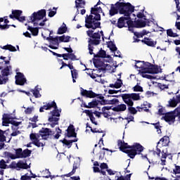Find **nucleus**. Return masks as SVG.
Returning a JSON list of instances; mask_svg holds the SVG:
<instances>
[{"label": "nucleus", "instance_id": "nucleus-29", "mask_svg": "<svg viewBox=\"0 0 180 180\" xmlns=\"http://www.w3.org/2000/svg\"><path fill=\"white\" fill-rule=\"evenodd\" d=\"M4 22V18H0V29L1 30H5V29H9V25H8L7 23H9V21L8 20H4L5 24H1V22Z\"/></svg>", "mask_w": 180, "mask_h": 180}, {"label": "nucleus", "instance_id": "nucleus-4", "mask_svg": "<svg viewBox=\"0 0 180 180\" xmlns=\"http://www.w3.org/2000/svg\"><path fill=\"white\" fill-rule=\"evenodd\" d=\"M99 3H97L94 8H91V15L88 17L86 15L85 22H86V27L88 29H97L101 26V22L98 20L101 19V14L102 13V8L101 7H98Z\"/></svg>", "mask_w": 180, "mask_h": 180}, {"label": "nucleus", "instance_id": "nucleus-22", "mask_svg": "<svg viewBox=\"0 0 180 180\" xmlns=\"http://www.w3.org/2000/svg\"><path fill=\"white\" fill-rule=\"evenodd\" d=\"M66 131H68V137H77V134L75 133V128H74L73 125H70Z\"/></svg>", "mask_w": 180, "mask_h": 180}, {"label": "nucleus", "instance_id": "nucleus-49", "mask_svg": "<svg viewBox=\"0 0 180 180\" xmlns=\"http://www.w3.org/2000/svg\"><path fill=\"white\" fill-rule=\"evenodd\" d=\"M0 168H1L2 169H6V168H8V165H6V162H5V160H1L0 161Z\"/></svg>", "mask_w": 180, "mask_h": 180}, {"label": "nucleus", "instance_id": "nucleus-38", "mask_svg": "<svg viewBox=\"0 0 180 180\" xmlns=\"http://www.w3.org/2000/svg\"><path fill=\"white\" fill-rule=\"evenodd\" d=\"M78 167H79V165L75 163L73 165V169H72V172H70L69 174H66L65 176H71V175H74V174H75L77 169H78Z\"/></svg>", "mask_w": 180, "mask_h": 180}, {"label": "nucleus", "instance_id": "nucleus-45", "mask_svg": "<svg viewBox=\"0 0 180 180\" xmlns=\"http://www.w3.org/2000/svg\"><path fill=\"white\" fill-rule=\"evenodd\" d=\"M4 50H9V51H16V48L12 45H6L3 47Z\"/></svg>", "mask_w": 180, "mask_h": 180}, {"label": "nucleus", "instance_id": "nucleus-53", "mask_svg": "<svg viewBox=\"0 0 180 180\" xmlns=\"http://www.w3.org/2000/svg\"><path fill=\"white\" fill-rule=\"evenodd\" d=\"M98 56L101 58H105L106 57V51L101 50L98 52Z\"/></svg>", "mask_w": 180, "mask_h": 180}, {"label": "nucleus", "instance_id": "nucleus-62", "mask_svg": "<svg viewBox=\"0 0 180 180\" xmlns=\"http://www.w3.org/2000/svg\"><path fill=\"white\" fill-rule=\"evenodd\" d=\"M106 171L109 175H115L116 174V172L112 169H107Z\"/></svg>", "mask_w": 180, "mask_h": 180}, {"label": "nucleus", "instance_id": "nucleus-34", "mask_svg": "<svg viewBox=\"0 0 180 180\" xmlns=\"http://www.w3.org/2000/svg\"><path fill=\"white\" fill-rule=\"evenodd\" d=\"M58 39H59L60 43H68V41H70V39H71V37L63 35L61 37H59Z\"/></svg>", "mask_w": 180, "mask_h": 180}, {"label": "nucleus", "instance_id": "nucleus-19", "mask_svg": "<svg viewBox=\"0 0 180 180\" xmlns=\"http://www.w3.org/2000/svg\"><path fill=\"white\" fill-rule=\"evenodd\" d=\"M4 141L9 143V141H11V139H8V140L6 141V137L5 136V131L0 129V150H1V148H4V146H5Z\"/></svg>", "mask_w": 180, "mask_h": 180}, {"label": "nucleus", "instance_id": "nucleus-8", "mask_svg": "<svg viewBox=\"0 0 180 180\" xmlns=\"http://www.w3.org/2000/svg\"><path fill=\"white\" fill-rule=\"evenodd\" d=\"M122 98L124 102L129 106L128 108L129 113L131 115H136L137 113V110L133 107V105H134L133 101H140V95L139 94H126L123 96Z\"/></svg>", "mask_w": 180, "mask_h": 180}, {"label": "nucleus", "instance_id": "nucleus-51", "mask_svg": "<svg viewBox=\"0 0 180 180\" xmlns=\"http://www.w3.org/2000/svg\"><path fill=\"white\" fill-rule=\"evenodd\" d=\"M134 91L135 92H143V87H141V86L136 85L134 87Z\"/></svg>", "mask_w": 180, "mask_h": 180}, {"label": "nucleus", "instance_id": "nucleus-42", "mask_svg": "<svg viewBox=\"0 0 180 180\" xmlns=\"http://www.w3.org/2000/svg\"><path fill=\"white\" fill-rule=\"evenodd\" d=\"M27 30H30V32H31V33H32L33 36H37V34H39V29H37V28H33V27L29 26Z\"/></svg>", "mask_w": 180, "mask_h": 180}, {"label": "nucleus", "instance_id": "nucleus-1", "mask_svg": "<svg viewBox=\"0 0 180 180\" xmlns=\"http://www.w3.org/2000/svg\"><path fill=\"white\" fill-rule=\"evenodd\" d=\"M119 11L121 15H124V17H121L119 18L117 26L120 29L122 27H124V20H129L131 18L130 15H131L132 12H134V7L131 6L130 4H124L123 2H117L115 4V6L112 5L111 8L110 10V16H114Z\"/></svg>", "mask_w": 180, "mask_h": 180}, {"label": "nucleus", "instance_id": "nucleus-23", "mask_svg": "<svg viewBox=\"0 0 180 180\" xmlns=\"http://www.w3.org/2000/svg\"><path fill=\"white\" fill-rule=\"evenodd\" d=\"M142 43H144L150 47H155V45L157 44L156 41H153V39L149 38H144V39L142 40Z\"/></svg>", "mask_w": 180, "mask_h": 180}, {"label": "nucleus", "instance_id": "nucleus-54", "mask_svg": "<svg viewBox=\"0 0 180 180\" xmlns=\"http://www.w3.org/2000/svg\"><path fill=\"white\" fill-rule=\"evenodd\" d=\"M33 110H34V108L30 107V108H27L25 110V112L26 113V115H30L32 113V112H33Z\"/></svg>", "mask_w": 180, "mask_h": 180}, {"label": "nucleus", "instance_id": "nucleus-63", "mask_svg": "<svg viewBox=\"0 0 180 180\" xmlns=\"http://www.w3.org/2000/svg\"><path fill=\"white\" fill-rule=\"evenodd\" d=\"M22 149H18L16 150V155H17V158H19V155H20V154H22Z\"/></svg>", "mask_w": 180, "mask_h": 180}, {"label": "nucleus", "instance_id": "nucleus-64", "mask_svg": "<svg viewBox=\"0 0 180 180\" xmlns=\"http://www.w3.org/2000/svg\"><path fill=\"white\" fill-rule=\"evenodd\" d=\"M103 67L105 70H110V65L108 63H103Z\"/></svg>", "mask_w": 180, "mask_h": 180}, {"label": "nucleus", "instance_id": "nucleus-17", "mask_svg": "<svg viewBox=\"0 0 180 180\" xmlns=\"http://www.w3.org/2000/svg\"><path fill=\"white\" fill-rule=\"evenodd\" d=\"M93 168L94 172H100L102 175H106V171H105V169H108V165L106 163H101L100 165L101 169L96 166Z\"/></svg>", "mask_w": 180, "mask_h": 180}, {"label": "nucleus", "instance_id": "nucleus-15", "mask_svg": "<svg viewBox=\"0 0 180 180\" xmlns=\"http://www.w3.org/2000/svg\"><path fill=\"white\" fill-rule=\"evenodd\" d=\"M20 15H22V11L20 10H14L12 11V15H10L11 19H17V20H19V22H23V20H25V17H20Z\"/></svg>", "mask_w": 180, "mask_h": 180}, {"label": "nucleus", "instance_id": "nucleus-28", "mask_svg": "<svg viewBox=\"0 0 180 180\" xmlns=\"http://www.w3.org/2000/svg\"><path fill=\"white\" fill-rule=\"evenodd\" d=\"M122 85H123V82H122V79H117L115 84H110L109 85L110 88H116V89H119V88L122 87Z\"/></svg>", "mask_w": 180, "mask_h": 180}, {"label": "nucleus", "instance_id": "nucleus-7", "mask_svg": "<svg viewBox=\"0 0 180 180\" xmlns=\"http://www.w3.org/2000/svg\"><path fill=\"white\" fill-rule=\"evenodd\" d=\"M87 35L89 37H92L93 39H89V54L92 56L94 54V46L92 44H95L96 46H98L101 43V37L102 36V39L103 40V32L101 31L100 32H96L94 34V30H88L86 32Z\"/></svg>", "mask_w": 180, "mask_h": 180}, {"label": "nucleus", "instance_id": "nucleus-60", "mask_svg": "<svg viewBox=\"0 0 180 180\" xmlns=\"http://www.w3.org/2000/svg\"><path fill=\"white\" fill-rule=\"evenodd\" d=\"M117 92H120V90H115V89H110L108 90V94H110V95L113 94H117Z\"/></svg>", "mask_w": 180, "mask_h": 180}, {"label": "nucleus", "instance_id": "nucleus-48", "mask_svg": "<svg viewBox=\"0 0 180 180\" xmlns=\"http://www.w3.org/2000/svg\"><path fill=\"white\" fill-rule=\"evenodd\" d=\"M131 176V174H127L126 176H117V180H130Z\"/></svg>", "mask_w": 180, "mask_h": 180}, {"label": "nucleus", "instance_id": "nucleus-31", "mask_svg": "<svg viewBox=\"0 0 180 180\" xmlns=\"http://www.w3.org/2000/svg\"><path fill=\"white\" fill-rule=\"evenodd\" d=\"M143 11L144 10H141L139 12H135L133 15L130 14L131 19H134L133 18H136V15L140 19L144 18Z\"/></svg>", "mask_w": 180, "mask_h": 180}, {"label": "nucleus", "instance_id": "nucleus-13", "mask_svg": "<svg viewBox=\"0 0 180 180\" xmlns=\"http://www.w3.org/2000/svg\"><path fill=\"white\" fill-rule=\"evenodd\" d=\"M161 119L165 120L168 124H174L175 123V115L172 111L165 113Z\"/></svg>", "mask_w": 180, "mask_h": 180}, {"label": "nucleus", "instance_id": "nucleus-26", "mask_svg": "<svg viewBox=\"0 0 180 180\" xmlns=\"http://www.w3.org/2000/svg\"><path fill=\"white\" fill-rule=\"evenodd\" d=\"M158 144H162V147H167L169 144V137L164 136L160 140Z\"/></svg>", "mask_w": 180, "mask_h": 180}, {"label": "nucleus", "instance_id": "nucleus-11", "mask_svg": "<svg viewBox=\"0 0 180 180\" xmlns=\"http://www.w3.org/2000/svg\"><path fill=\"white\" fill-rule=\"evenodd\" d=\"M131 150H127V154L130 158H134L136 154H140L144 148L139 143H134L133 146L131 147Z\"/></svg>", "mask_w": 180, "mask_h": 180}, {"label": "nucleus", "instance_id": "nucleus-2", "mask_svg": "<svg viewBox=\"0 0 180 180\" xmlns=\"http://www.w3.org/2000/svg\"><path fill=\"white\" fill-rule=\"evenodd\" d=\"M56 134L54 135V132L51 131V129L49 128H43L41 131H39V134H31L30 137V140L32 141L34 146L37 147H43L44 144L40 141V140H47V139H50L51 136H53L54 139H60V134H61V129L58 128L56 129Z\"/></svg>", "mask_w": 180, "mask_h": 180}, {"label": "nucleus", "instance_id": "nucleus-52", "mask_svg": "<svg viewBox=\"0 0 180 180\" xmlns=\"http://www.w3.org/2000/svg\"><path fill=\"white\" fill-rule=\"evenodd\" d=\"M96 82H100L101 84H103L105 82V80L102 79V77L101 75H98L96 76V79H95Z\"/></svg>", "mask_w": 180, "mask_h": 180}, {"label": "nucleus", "instance_id": "nucleus-32", "mask_svg": "<svg viewBox=\"0 0 180 180\" xmlns=\"http://www.w3.org/2000/svg\"><path fill=\"white\" fill-rule=\"evenodd\" d=\"M126 109H127V107L126 106L125 104H120V105H117L114 108V110H115V112H124V110H126Z\"/></svg>", "mask_w": 180, "mask_h": 180}, {"label": "nucleus", "instance_id": "nucleus-3", "mask_svg": "<svg viewBox=\"0 0 180 180\" xmlns=\"http://www.w3.org/2000/svg\"><path fill=\"white\" fill-rule=\"evenodd\" d=\"M135 68L141 71V75L143 78H147L148 79H154L153 75L148 74H158V72H161V69L158 66L153 65L148 62L144 63V62L137 61Z\"/></svg>", "mask_w": 180, "mask_h": 180}, {"label": "nucleus", "instance_id": "nucleus-43", "mask_svg": "<svg viewBox=\"0 0 180 180\" xmlns=\"http://www.w3.org/2000/svg\"><path fill=\"white\" fill-rule=\"evenodd\" d=\"M166 159H167V153L162 151L160 165H165V162H167V161L165 160Z\"/></svg>", "mask_w": 180, "mask_h": 180}, {"label": "nucleus", "instance_id": "nucleus-21", "mask_svg": "<svg viewBox=\"0 0 180 180\" xmlns=\"http://www.w3.org/2000/svg\"><path fill=\"white\" fill-rule=\"evenodd\" d=\"M84 113H86V115H87V116H89L91 122L95 124L96 126V124H98V123L96 122V120L95 119V117H94V112H92V110H85L84 111Z\"/></svg>", "mask_w": 180, "mask_h": 180}, {"label": "nucleus", "instance_id": "nucleus-36", "mask_svg": "<svg viewBox=\"0 0 180 180\" xmlns=\"http://www.w3.org/2000/svg\"><path fill=\"white\" fill-rule=\"evenodd\" d=\"M67 32V26L65 24H63L61 27H59L58 30V34H63V33H65Z\"/></svg>", "mask_w": 180, "mask_h": 180}, {"label": "nucleus", "instance_id": "nucleus-56", "mask_svg": "<svg viewBox=\"0 0 180 180\" xmlns=\"http://www.w3.org/2000/svg\"><path fill=\"white\" fill-rule=\"evenodd\" d=\"M174 174H180V167L175 165L174 168L173 169Z\"/></svg>", "mask_w": 180, "mask_h": 180}, {"label": "nucleus", "instance_id": "nucleus-33", "mask_svg": "<svg viewBox=\"0 0 180 180\" xmlns=\"http://www.w3.org/2000/svg\"><path fill=\"white\" fill-rule=\"evenodd\" d=\"M32 154V151L29 149L24 150L22 153L18 155V158H26L27 157H29Z\"/></svg>", "mask_w": 180, "mask_h": 180}, {"label": "nucleus", "instance_id": "nucleus-59", "mask_svg": "<svg viewBox=\"0 0 180 180\" xmlns=\"http://www.w3.org/2000/svg\"><path fill=\"white\" fill-rule=\"evenodd\" d=\"M139 23H140L139 27H144L147 25V20H146L145 21H139Z\"/></svg>", "mask_w": 180, "mask_h": 180}, {"label": "nucleus", "instance_id": "nucleus-35", "mask_svg": "<svg viewBox=\"0 0 180 180\" xmlns=\"http://www.w3.org/2000/svg\"><path fill=\"white\" fill-rule=\"evenodd\" d=\"M31 92H32L35 98H40V96H41L40 94V89L37 88V86L35 87V89H32Z\"/></svg>", "mask_w": 180, "mask_h": 180}, {"label": "nucleus", "instance_id": "nucleus-61", "mask_svg": "<svg viewBox=\"0 0 180 180\" xmlns=\"http://www.w3.org/2000/svg\"><path fill=\"white\" fill-rule=\"evenodd\" d=\"M56 10H55V11H49V16L50 18H53V16H54V15H56Z\"/></svg>", "mask_w": 180, "mask_h": 180}, {"label": "nucleus", "instance_id": "nucleus-46", "mask_svg": "<svg viewBox=\"0 0 180 180\" xmlns=\"http://www.w3.org/2000/svg\"><path fill=\"white\" fill-rule=\"evenodd\" d=\"M167 36H169L170 37H178V34L174 32L172 30H167Z\"/></svg>", "mask_w": 180, "mask_h": 180}, {"label": "nucleus", "instance_id": "nucleus-12", "mask_svg": "<svg viewBox=\"0 0 180 180\" xmlns=\"http://www.w3.org/2000/svg\"><path fill=\"white\" fill-rule=\"evenodd\" d=\"M115 110L112 109V107L109 106H104L102 108V112L101 115L106 117L107 119H110V120H117V118L112 117V115H113Z\"/></svg>", "mask_w": 180, "mask_h": 180}, {"label": "nucleus", "instance_id": "nucleus-25", "mask_svg": "<svg viewBox=\"0 0 180 180\" xmlns=\"http://www.w3.org/2000/svg\"><path fill=\"white\" fill-rule=\"evenodd\" d=\"M39 116L35 115L32 118H30V121L32 122L29 123L28 127H32V129H34V127H37V124H36V122H37L39 120Z\"/></svg>", "mask_w": 180, "mask_h": 180}, {"label": "nucleus", "instance_id": "nucleus-40", "mask_svg": "<svg viewBox=\"0 0 180 180\" xmlns=\"http://www.w3.org/2000/svg\"><path fill=\"white\" fill-rule=\"evenodd\" d=\"M37 176L36 174H32V176L27 174L21 176L20 180H31L32 178H36Z\"/></svg>", "mask_w": 180, "mask_h": 180}, {"label": "nucleus", "instance_id": "nucleus-39", "mask_svg": "<svg viewBox=\"0 0 180 180\" xmlns=\"http://www.w3.org/2000/svg\"><path fill=\"white\" fill-rule=\"evenodd\" d=\"M76 141H78V139L70 140V141L65 140L63 141V143L65 144V146H67L68 148H70L71 146H72V143H76Z\"/></svg>", "mask_w": 180, "mask_h": 180}, {"label": "nucleus", "instance_id": "nucleus-24", "mask_svg": "<svg viewBox=\"0 0 180 180\" xmlns=\"http://www.w3.org/2000/svg\"><path fill=\"white\" fill-rule=\"evenodd\" d=\"M64 50H65L66 51H68V53H69L67 54H68V58L70 60H72V61H75V60H77V56H75V55H74V53H72V49L64 48Z\"/></svg>", "mask_w": 180, "mask_h": 180}, {"label": "nucleus", "instance_id": "nucleus-50", "mask_svg": "<svg viewBox=\"0 0 180 180\" xmlns=\"http://www.w3.org/2000/svg\"><path fill=\"white\" fill-rule=\"evenodd\" d=\"M158 113L159 115H162V116H164L165 115V108H164V107L159 106Z\"/></svg>", "mask_w": 180, "mask_h": 180}, {"label": "nucleus", "instance_id": "nucleus-44", "mask_svg": "<svg viewBox=\"0 0 180 180\" xmlns=\"http://www.w3.org/2000/svg\"><path fill=\"white\" fill-rule=\"evenodd\" d=\"M71 74H72V82H76L75 79L78 78V72H77V70H71Z\"/></svg>", "mask_w": 180, "mask_h": 180}, {"label": "nucleus", "instance_id": "nucleus-6", "mask_svg": "<svg viewBox=\"0 0 180 180\" xmlns=\"http://www.w3.org/2000/svg\"><path fill=\"white\" fill-rule=\"evenodd\" d=\"M0 70H1V74L3 76L0 75V85H4L8 82V75H11V71H12V67L9 64V60H6V57H0Z\"/></svg>", "mask_w": 180, "mask_h": 180}, {"label": "nucleus", "instance_id": "nucleus-57", "mask_svg": "<svg viewBox=\"0 0 180 180\" xmlns=\"http://www.w3.org/2000/svg\"><path fill=\"white\" fill-rule=\"evenodd\" d=\"M8 158H11V160H16V158H18V156L15 154H12L11 153H8L7 154Z\"/></svg>", "mask_w": 180, "mask_h": 180}, {"label": "nucleus", "instance_id": "nucleus-41", "mask_svg": "<svg viewBox=\"0 0 180 180\" xmlns=\"http://www.w3.org/2000/svg\"><path fill=\"white\" fill-rule=\"evenodd\" d=\"M108 47L111 50V51H116L117 50V48L116 47V45L112 41H110L108 44Z\"/></svg>", "mask_w": 180, "mask_h": 180}, {"label": "nucleus", "instance_id": "nucleus-16", "mask_svg": "<svg viewBox=\"0 0 180 180\" xmlns=\"http://www.w3.org/2000/svg\"><path fill=\"white\" fill-rule=\"evenodd\" d=\"M26 82V78L22 72H17L15 75V84L17 85H25Z\"/></svg>", "mask_w": 180, "mask_h": 180}, {"label": "nucleus", "instance_id": "nucleus-18", "mask_svg": "<svg viewBox=\"0 0 180 180\" xmlns=\"http://www.w3.org/2000/svg\"><path fill=\"white\" fill-rule=\"evenodd\" d=\"M2 125L3 126H8L9 123L13 120V117H12L11 115L8 114H4L3 118H2Z\"/></svg>", "mask_w": 180, "mask_h": 180}, {"label": "nucleus", "instance_id": "nucleus-9", "mask_svg": "<svg viewBox=\"0 0 180 180\" xmlns=\"http://www.w3.org/2000/svg\"><path fill=\"white\" fill-rule=\"evenodd\" d=\"M30 22H32L34 26H44L46 20V10L42 9L38 12H34L30 17Z\"/></svg>", "mask_w": 180, "mask_h": 180}, {"label": "nucleus", "instance_id": "nucleus-27", "mask_svg": "<svg viewBox=\"0 0 180 180\" xmlns=\"http://www.w3.org/2000/svg\"><path fill=\"white\" fill-rule=\"evenodd\" d=\"M118 147H120V149L121 150V151H123L124 153H126V151H127V150H126L127 148H129V145H127V143H124V141H118Z\"/></svg>", "mask_w": 180, "mask_h": 180}, {"label": "nucleus", "instance_id": "nucleus-30", "mask_svg": "<svg viewBox=\"0 0 180 180\" xmlns=\"http://www.w3.org/2000/svg\"><path fill=\"white\" fill-rule=\"evenodd\" d=\"M76 8H77V13H79V8H84L85 6V1L84 0H76Z\"/></svg>", "mask_w": 180, "mask_h": 180}, {"label": "nucleus", "instance_id": "nucleus-37", "mask_svg": "<svg viewBox=\"0 0 180 180\" xmlns=\"http://www.w3.org/2000/svg\"><path fill=\"white\" fill-rule=\"evenodd\" d=\"M176 101H175V100L174 99V98H172V99H170L168 101V105L167 106H169V108H176V106H178V103H176Z\"/></svg>", "mask_w": 180, "mask_h": 180}, {"label": "nucleus", "instance_id": "nucleus-58", "mask_svg": "<svg viewBox=\"0 0 180 180\" xmlns=\"http://www.w3.org/2000/svg\"><path fill=\"white\" fill-rule=\"evenodd\" d=\"M173 98L175 101L176 103H180V94L176 95L175 97H173Z\"/></svg>", "mask_w": 180, "mask_h": 180}, {"label": "nucleus", "instance_id": "nucleus-20", "mask_svg": "<svg viewBox=\"0 0 180 180\" xmlns=\"http://www.w3.org/2000/svg\"><path fill=\"white\" fill-rule=\"evenodd\" d=\"M81 95L86 96V98H95L96 96V94L92 91H86L82 88H81Z\"/></svg>", "mask_w": 180, "mask_h": 180}, {"label": "nucleus", "instance_id": "nucleus-5", "mask_svg": "<svg viewBox=\"0 0 180 180\" xmlns=\"http://www.w3.org/2000/svg\"><path fill=\"white\" fill-rule=\"evenodd\" d=\"M51 108H53V110L50 112V116L49 117V122L51 127H54L56 125L58 124V121L60 120V113H61V110L57 109V104L56 102L52 101L48 103L46 105L41 107L39 112H44V110H50Z\"/></svg>", "mask_w": 180, "mask_h": 180}, {"label": "nucleus", "instance_id": "nucleus-55", "mask_svg": "<svg viewBox=\"0 0 180 180\" xmlns=\"http://www.w3.org/2000/svg\"><path fill=\"white\" fill-rule=\"evenodd\" d=\"M158 87L162 91L164 89H168V86L167 84H161V83L158 84Z\"/></svg>", "mask_w": 180, "mask_h": 180}, {"label": "nucleus", "instance_id": "nucleus-47", "mask_svg": "<svg viewBox=\"0 0 180 180\" xmlns=\"http://www.w3.org/2000/svg\"><path fill=\"white\" fill-rule=\"evenodd\" d=\"M96 106H98V101H94L89 103L88 105H85V108H96Z\"/></svg>", "mask_w": 180, "mask_h": 180}, {"label": "nucleus", "instance_id": "nucleus-10", "mask_svg": "<svg viewBox=\"0 0 180 180\" xmlns=\"http://www.w3.org/2000/svg\"><path fill=\"white\" fill-rule=\"evenodd\" d=\"M45 33L49 34V37L44 36V32H42L41 34L44 39H46V40H49L50 43L49 47L51 49H54L55 50H56V49H58V43H60V39L58 38L59 37H53L50 36L51 34V32H50V30H45Z\"/></svg>", "mask_w": 180, "mask_h": 180}, {"label": "nucleus", "instance_id": "nucleus-14", "mask_svg": "<svg viewBox=\"0 0 180 180\" xmlns=\"http://www.w3.org/2000/svg\"><path fill=\"white\" fill-rule=\"evenodd\" d=\"M10 168H14L17 170H19L20 169H27V168H29V165H27V164L23 161H19L18 163L15 162H13L10 165Z\"/></svg>", "mask_w": 180, "mask_h": 180}]
</instances>
